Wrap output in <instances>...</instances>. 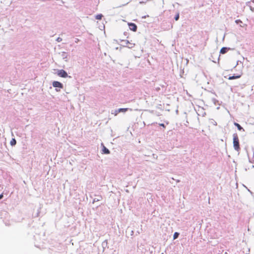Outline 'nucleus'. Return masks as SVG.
I'll return each mask as SVG.
<instances>
[{"mask_svg":"<svg viewBox=\"0 0 254 254\" xmlns=\"http://www.w3.org/2000/svg\"><path fill=\"white\" fill-rule=\"evenodd\" d=\"M233 147L236 151H238L240 150V144H239V140L238 138V136L237 133H235L233 135Z\"/></svg>","mask_w":254,"mask_h":254,"instance_id":"1","label":"nucleus"},{"mask_svg":"<svg viewBox=\"0 0 254 254\" xmlns=\"http://www.w3.org/2000/svg\"><path fill=\"white\" fill-rule=\"evenodd\" d=\"M57 74L61 77H66L68 76L67 73L64 69H59L58 70Z\"/></svg>","mask_w":254,"mask_h":254,"instance_id":"2","label":"nucleus"},{"mask_svg":"<svg viewBox=\"0 0 254 254\" xmlns=\"http://www.w3.org/2000/svg\"><path fill=\"white\" fill-rule=\"evenodd\" d=\"M53 87L55 88H60L63 89L64 88V85L61 82L58 81H54L52 83Z\"/></svg>","mask_w":254,"mask_h":254,"instance_id":"3","label":"nucleus"},{"mask_svg":"<svg viewBox=\"0 0 254 254\" xmlns=\"http://www.w3.org/2000/svg\"><path fill=\"white\" fill-rule=\"evenodd\" d=\"M128 25L130 30L133 31V32H136L137 31V27L135 23L131 22L128 23Z\"/></svg>","mask_w":254,"mask_h":254,"instance_id":"4","label":"nucleus"},{"mask_svg":"<svg viewBox=\"0 0 254 254\" xmlns=\"http://www.w3.org/2000/svg\"><path fill=\"white\" fill-rule=\"evenodd\" d=\"M102 146V153L104 154H109L110 153V151L106 148L103 143H101Z\"/></svg>","mask_w":254,"mask_h":254,"instance_id":"5","label":"nucleus"},{"mask_svg":"<svg viewBox=\"0 0 254 254\" xmlns=\"http://www.w3.org/2000/svg\"><path fill=\"white\" fill-rule=\"evenodd\" d=\"M231 50L230 48L228 47H223L221 49L220 53L221 54H226L229 50Z\"/></svg>","mask_w":254,"mask_h":254,"instance_id":"6","label":"nucleus"},{"mask_svg":"<svg viewBox=\"0 0 254 254\" xmlns=\"http://www.w3.org/2000/svg\"><path fill=\"white\" fill-rule=\"evenodd\" d=\"M123 42H124L125 43V44H126V45L125 46L127 47L128 48H130V49L133 48L135 45L134 44L130 43L128 40H125V41H123Z\"/></svg>","mask_w":254,"mask_h":254,"instance_id":"7","label":"nucleus"},{"mask_svg":"<svg viewBox=\"0 0 254 254\" xmlns=\"http://www.w3.org/2000/svg\"><path fill=\"white\" fill-rule=\"evenodd\" d=\"M241 76V75H235V74H234L232 76H230L229 77V78H228V79H229V80H233V79H238V78H239Z\"/></svg>","mask_w":254,"mask_h":254,"instance_id":"8","label":"nucleus"},{"mask_svg":"<svg viewBox=\"0 0 254 254\" xmlns=\"http://www.w3.org/2000/svg\"><path fill=\"white\" fill-rule=\"evenodd\" d=\"M128 110H131L129 108H119L118 109V112L119 113H125Z\"/></svg>","mask_w":254,"mask_h":254,"instance_id":"9","label":"nucleus"},{"mask_svg":"<svg viewBox=\"0 0 254 254\" xmlns=\"http://www.w3.org/2000/svg\"><path fill=\"white\" fill-rule=\"evenodd\" d=\"M107 246H108V242H107V240H106L104 241H103L102 243V247L103 248V251L107 247Z\"/></svg>","mask_w":254,"mask_h":254,"instance_id":"10","label":"nucleus"},{"mask_svg":"<svg viewBox=\"0 0 254 254\" xmlns=\"http://www.w3.org/2000/svg\"><path fill=\"white\" fill-rule=\"evenodd\" d=\"M234 125L235 127H236L238 128V129L239 130H243L244 131V129H243V128L241 126V125L240 124H239L238 123H234Z\"/></svg>","mask_w":254,"mask_h":254,"instance_id":"11","label":"nucleus"},{"mask_svg":"<svg viewBox=\"0 0 254 254\" xmlns=\"http://www.w3.org/2000/svg\"><path fill=\"white\" fill-rule=\"evenodd\" d=\"M10 145L11 146H14L16 144V140L15 138H12V139L10 141Z\"/></svg>","mask_w":254,"mask_h":254,"instance_id":"12","label":"nucleus"},{"mask_svg":"<svg viewBox=\"0 0 254 254\" xmlns=\"http://www.w3.org/2000/svg\"><path fill=\"white\" fill-rule=\"evenodd\" d=\"M246 5L250 7V8L251 9V11H252L253 12L254 11V7H252L251 5V2L250 1H249V2H247L246 3Z\"/></svg>","mask_w":254,"mask_h":254,"instance_id":"13","label":"nucleus"},{"mask_svg":"<svg viewBox=\"0 0 254 254\" xmlns=\"http://www.w3.org/2000/svg\"><path fill=\"white\" fill-rule=\"evenodd\" d=\"M103 16L102 14H99L96 16L95 18L97 20H101L102 19V18L103 17Z\"/></svg>","mask_w":254,"mask_h":254,"instance_id":"14","label":"nucleus"},{"mask_svg":"<svg viewBox=\"0 0 254 254\" xmlns=\"http://www.w3.org/2000/svg\"><path fill=\"white\" fill-rule=\"evenodd\" d=\"M212 101L215 105H217V104L219 105L220 104L219 103V101L217 100H216L215 98H212Z\"/></svg>","mask_w":254,"mask_h":254,"instance_id":"15","label":"nucleus"},{"mask_svg":"<svg viewBox=\"0 0 254 254\" xmlns=\"http://www.w3.org/2000/svg\"><path fill=\"white\" fill-rule=\"evenodd\" d=\"M180 235V233H178V232H175L174 234V236H173V237H174V239H176L178 238L179 236Z\"/></svg>","mask_w":254,"mask_h":254,"instance_id":"16","label":"nucleus"},{"mask_svg":"<svg viewBox=\"0 0 254 254\" xmlns=\"http://www.w3.org/2000/svg\"><path fill=\"white\" fill-rule=\"evenodd\" d=\"M179 17H180V14H179V12H178L177 13V14L175 15V17H174V19L176 21H177L179 20Z\"/></svg>","mask_w":254,"mask_h":254,"instance_id":"17","label":"nucleus"},{"mask_svg":"<svg viewBox=\"0 0 254 254\" xmlns=\"http://www.w3.org/2000/svg\"><path fill=\"white\" fill-rule=\"evenodd\" d=\"M119 113H120L118 112V109L112 111V114H114L115 116H117Z\"/></svg>","mask_w":254,"mask_h":254,"instance_id":"18","label":"nucleus"},{"mask_svg":"<svg viewBox=\"0 0 254 254\" xmlns=\"http://www.w3.org/2000/svg\"><path fill=\"white\" fill-rule=\"evenodd\" d=\"M235 22L237 24H239L240 23H242V21L240 20V19H237L235 21Z\"/></svg>","mask_w":254,"mask_h":254,"instance_id":"19","label":"nucleus"},{"mask_svg":"<svg viewBox=\"0 0 254 254\" xmlns=\"http://www.w3.org/2000/svg\"><path fill=\"white\" fill-rule=\"evenodd\" d=\"M159 125L160 127H163V128H164L166 127L165 125L164 124H163V123L159 124Z\"/></svg>","mask_w":254,"mask_h":254,"instance_id":"20","label":"nucleus"},{"mask_svg":"<svg viewBox=\"0 0 254 254\" xmlns=\"http://www.w3.org/2000/svg\"><path fill=\"white\" fill-rule=\"evenodd\" d=\"M62 41V38H60V37H58L57 39V41H58V42H60Z\"/></svg>","mask_w":254,"mask_h":254,"instance_id":"21","label":"nucleus"},{"mask_svg":"<svg viewBox=\"0 0 254 254\" xmlns=\"http://www.w3.org/2000/svg\"><path fill=\"white\" fill-rule=\"evenodd\" d=\"M212 123L213 124V125H215V126H216L217 125V123L215 121H214L213 120H212Z\"/></svg>","mask_w":254,"mask_h":254,"instance_id":"22","label":"nucleus"},{"mask_svg":"<svg viewBox=\"0 0 254 254\" xmlns=\"http://www.w3.org/2000/svg\"><path fill=\"white\" fill-rule=\"evenodd\" d=\"M3 196V194H0V199H2Z\"/></svg>","mask_w":254,"mask_h":254,"instance_id":"23","label":"nucleus"},{"mask_svg":"<svg viewBox=\"0 0 254 254\" xmlns=\"http://www.w3.org/2000/svg\"><path fill=\"white\" fill-rule=\"evenodd\" d=\"M98 199L97 200V201H98ZM95 201H96V199L95 198L93 199L92 203H94Z\"/></svg>","mask_w":254,"mask_h":254,"instance_id":"24","label":"nucleus"},{"mask_svg":"<svg viewBox=\"0 0 254 254\" xmlns=\"http://www.w3.org/2000/svg\"><path fill=\"white\" fill-rule=\"evenodd\" d=\"M140 3H145V2L143 1H140L139 2Z\"/></svg>","mask_w":254,"mask_h":254,"instance_id":"25","label":"nucleus"},{"mask_svg":"<svg viewBox=\"0 0 254 254\" xmlns=\"http://www.w3.org/2000/svg\"><path fill=\"white\" fill-rule=\"evenodd\" d=\"M165 123H166L167 125L169 124V122L168 121H166Z\"/></svg>","mask_w":254,"mask_h":254,"instance_id":"26","label":"nucleus"},{"mask_svg":"<svg viewBox=\"0 0 254 254\" xmlns=\"http://www.w3.org/2000/svg\"><path fill=\"white\" fill-rule=\"evenodd\" d=\"M238 62L239 61L237 62V64L236 65H238ZM237 65H236L235 66H236Z\"/></svg>","mask_w":254,"mask_h":254,"instance_id":"27","label":"nucleus"},{"mask_svg":"<svg viewBox=\"0 0 254 254\" xmlns=\"http://www.w3.org/2000/svg\"><path fill=\"white\" fill-rule=\"evenodd\" d=\"M77 40H78V39H77V40H76L75 42H77Z\"/></svg>","mask_w":254,"mask_h":254,"instance_id":"28","label":"nucleus"},{"mask_svg":"<svg viewBox=\"0 0 254 254\" xmlns=\"http://www.w3.org/2000/svg\"><path fill=\"white\" fill-rule=\"evenodd\" d=\"M77 40H78V39H77V40H76L75 42H77Z\"/></svg>","mask_w":254,"mask_h":254,"instance_id":"29","label":"nucleus"},{"mask_svg":"<svg viewBox=\"0 0 254 254\" xmlns=\"http://www.w3.org/2000/svg\"><path fill=\"white\" fill-rule=\"evenodd\" d=\"M77 40H78V39H77V40H76L75 42H77Z\"/></svg>","mask_w":254,"mask_h":254,"instance_id":"30","label":"nucleus"},{"mask_svg":"<svg viewBox=\"0 0 254 254\" xmlns=\"http://www.w3.org/2000/svg\"><path fill=\"white\" fill-rule=\"evenodd\" d=\"M252 1L253 2H254V0H252Z\"/></svg>","mask_w":254,"mask_h":254,"instance_id":"31","label":"nucleus"}]
</instances>
